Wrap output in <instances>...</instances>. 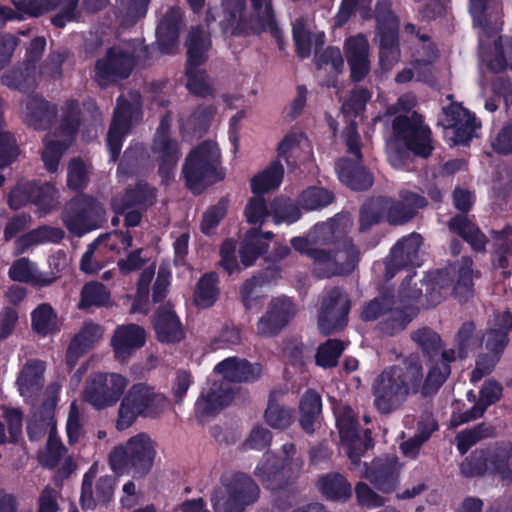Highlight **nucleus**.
Segmentation results:
<instances>
[{"instance_id": "f3484780", "label": "nucleus", "mask_w": 512, "mask_h": 512, "mask_svg": "<svg viewBox=\"0 0 512 512\" xmlns=\"http://www.w3.org/2000/svg\"><path fill=\"white\" fill-rule=\"evenodd\" d=\"M45 45L46 41L44 38H35L28 48L27 59L19 68L6 73L2 77V82L20 91H27L34 88L40 80L41 75L48 73L44 68L38 69L36 63L41 57Z\"/></svg>"}, {"instance_id": "864d4df0", "label": "nucleus", "mask_w": 512, "mask_h": 512, "mask_svg": "<svg viewBox=\"0 0 512 512\" xmlns=\"http://www.w3.org/2000/svg\"><path fill=\"white\" fill-rule=\"evenodd\" d=\"M319 489L328 498L345 500L351 494V487L339 474H330L322 477L318 482Z\"/></svg>"}, {"instance_id": "c85d7f7f", "label": "nucleus", "mask_w": 512, "mask_h": 512, "mask_svg": "<svg viewBox=\"0 0 512 512\" xmlns=\"http://www.w3.org/2000/svg\"><path fill=\"white\" fill-rule=\"evenodd\" d=\"M168 120L163 119L155 137L154 151L159 161V174L163 182H168L174 176L179 159V149L175 141L167 134Z\"/></svg>"}, {"instance_id": "8fccbe9b", "label": "nucleus", "mask_w": 512, "mask_h": 512, "mask_svg": "<svg viewBox=\"0 0 512 512\" xmlns=\"http://www.w3.org/2000/svg\"><path fill=\"white\" fill-rule=\"evenodd\" d=\"M293 420L292 411L279 403V394L272 392L269 396L268 407L265 412L266 423L275 429L287 428Z\"/></svg>"}, {"instance_id": "ddd939ff", "label": "nucleus", "mask_w": 512, "mask_h": 512, "mask_svg": "<svg viewBox=\"0 0 512 512\" xmlns=\"http://www.w3.org/2000/svg\"><path fill=\"white\" fill-rule=\"evenodd\" d=\"M334 413L339 429L341 446L352 464L357 465L363 453L372 447L370 432L366 430L362 436L359 434L354 414L350 407L339 406L335 408Z\"/></svg>"}, {"instance_id": "f8f14e48", "label": "nucleus", "mask_w": 512, "mask_h": 512, "mask_svg": "<svg viewBox=\"0 0 512 512\" xmlns=\"http://www.w3.org/2000/svg\"><path fill=\"white\" fill-rule=\"evenodd\" d=\"M272 236L270 232L260 233L256 229L249 231L239 249L241 262L237 260L235 243L232 240L225 241L220 251V265L229 274L239 272L242 266L252 265L266 251Z\"/></svg>"}, {"instance_id": "2f4dec72", "label": "nucleus", "mask_w": 512, "mask_h": 512, "mask_svg": "<svg viewBox=\"0 0 512 512\" xmlns=\"http://www.w3.org/2000/svg\"><path fill=\"white\" fill-rule=\"evenodd\" d=\"M57 199L56 189L47 184L43 187H36L29 181H21L12 190L9 197V204L13 209H18L26 203L33 201L38 205L53 207Z\"/></svg>"}, {"instance_id": "7c9ffc66", "label": "nucleus", "mask_w": 512, "mask_h": 512, "mask_svg": "<svg viewBox=\"0 0 512 512\" xmlns=\"http://www.w3.org/2000/svg\"><path fill=\"white\" fill-rule=\"evenodd\" d=\"M146 341L145 330L136 324L118 326L111 339V345L117 360L125 361L141 348Z\"/></svg>"}, {"instance_id": "de8ad7c7", "label": "nucleus", "mask_w": 512, "mask_h": 512, "mask_svg": "<svg viewBox=\"0 0 512 512\" xmlns=\"http://www.w3.org/2000/svg\"><path fill=\"white\" fill-rule=\"evenodd\" d=\"M44 364L40 361L28 363L20 373L18 385L20 394L28 397L37 391L42 384Z\"/></svg>"}, {"instance_id": "58836bf2", "label": "nucleus", "mask_w": 512, "mask_h": 512, "mask_svg": "<svg viewBox=\"0 0 512 512\" xmlns=\"http://www.w3.org/2000/svg\"><path fill=\"white\" fill-rule=\"evenodd\" d=\"M9 276L14 281L29 282L39 286L51 284L56 275L41 274L35 265L26 258H21L13 263L9 270Z\"/></svg>"}, {"instance_id": "c9c22d12", "label": "nucleus", "mask_w": 512, "mask_h": 512, "mask_svg": "<svg viewBox=\"0 0 512 512\" xmlns=\"http://www.w3.org/2000/svg\"><path fill=\"white\" fill-rule=\"evenodd\" d=\"M293 37L297 52L302 58L308 57L313 49L316 50L324 44L323 32L311 31L304 19H298L293 24Z\"/></svg>"}, {"instance_id": "473e14b6", "label": "nucleus", "mask_w": 512, "mask_h": 512, "mask_svg": "<svg viewBox=\"0 0 512 512\" xmlns=\"http://www.w3.org/2000/svg\"><path fill=\"white\" fill-rule=\"evenodd\" d=\"M278 157L283 158L290 166L310 159L312 147L309 140L297 132L288 133L278 145Z\"/></svg>"}, {"instance_id": "39448f33", "label": "nucleus", "mask_w": 512, "mask_h": 512, "mask_svg": "<svg viewBox=\"0 0 512 512\" xmlns=\"http://www.w3.org/2000/svg\"><path fill=\"white\" fill-rule=\"evenodd\" d=\"M155 456L154 440L146 433H138L111 451L109 465L116 473L132 470L135 476L142 477L151 470Z\"/></svg>"}, {"instance_id": "423d86ee", "label": "nucleus", "mask_w": 512, "mask_h": 512, "mask_svg": "<svg viewBox=\"0 0 512 512\" xmlns=\"http://www.w3.org/2000/svg\"><path fill=\"white\" fill-rule=\"evenodd\" d=\"M183 174L188 187L199 192L203 186L224 178L221 153L216 142L205 141L187 156Z\"/></svg>"}, {"instance_id": "4d7b16f0", "label": "nucleus", "mask_w": 512, "mask_h": 512, "mask_svg": "<svg viewBox=\"0 0 512 512\" xmlns=\"http://www.w3.org/2000/svg\"><path fill=\"white\" fill-rule=\"evenodd\" d=\"M501 391L502 389L499 384L493 381H487L480 391L479 402L473 408L470 415L466 416V418L462 421H469L471 419L481 416L484 413L487 406L499 400L501 396Z\"/></svg>"}, {"instance_id": "3c124183", "label": "nucleus", "mask_w": 512, "mask_h": 512, "mask_svg": "<svg viewBox=\"0 0 512 512\" xmlns=\"http://www.w3.org/2000/svg\"><path fill=\"white\" fill-rule=\"evenodd\" d=\"M217 283L218 278L214 273L206 274L199 280L194 293V303L198 307L208 308L215 303L219 295Z\"/></svg>"}, {"instance_id": "c756f323", "label": "nucleus", "mask_w": 512, "mask_h": 512, "mask_svg": "<svg viewBox=\"0 0 512 512\" xmlns=\"http://www.w3.org/2000/svg\"><path fill=\"white\" fill-rule=\"evenodd\" d=\"M344 54L354 81L362 80L370 71V46L362 34L352 35L344 41Z\"/></svg>"}, {"instance_id": "bb28decb", "label": "nucleus", "mask_w": 512, "mask_h": 512, "mask_svg": "<svg viewBox=\"0 0 512 512\" xmlns=\"http://www.w3.org/2000/svg\"><path fill=\"white\" fill-rule=\"evenodd\" d=\"M331 250H327L325 254L320 255L317 251L312 254V259L322 272L323 276H332L351 272L357 263L358 252L356 248L348 242L342 245L331 254Z\"/></svg>"}, {"instance_id": "4468645a", "label": "nucleus", "mask_w": 512, "mask_h": 512, "mask_svg": "<svg viewBox=\"0 0 512 512\" xmlns=\"http://www.w3.org/2000/svg\"><path fill=\"white\" fill-rule=\"evenodd\" d=\"M127 386L128 380L120 374L99 373L90 380L85 390V400L96 409L112 407Z\"/></svg>"}, {"instance_id": "e2e57ef3", "label": "nucleus", "mask_w": 512, "mask_h": 512, "mask_svg": "<svg viewBox=\"0 0 512 512\" xmlns=\"http://www.w3.org/2000/svg\"><path fill=\"white\" fill-rule=\"evenodd\" d=\"M344 348V343L338 340H328L318 349L316 356L317 364L322 367L335 366Z\"/></svg>"}, {"instance_id": "412c9836", "label": "nucleus", "mask_w": 512, "mask_h": 512, "mask_svg": "<svg viewBox=\"0 0 512 512\" xmlns=\"http://www.w3.org/2000/svg\"><path fill=\"white\" fill-rule=\"evenodd\" d=\"M444 137L451 145L466 144L478 127L474 117L461 105L451 104L443 109Z\"/></svg>"}, {"instance_id": "f704fd0d", "label": "nucleus", "mask_w": 512, "mask_h": 512, "mask_svg": "<svg viewBox=\"0 0 512 512\" xmlns=\"http://www.w3.org/2000/svg\"><path fill=\"white\" fill-rule=\"evenodd\" d=\"M157 339L162 343H176L184 338V329L173 310L165 308L154 319Z\"/></svg>"}, {"instance_id": "0eeeda50", "label": "nucleus", "mask_w": 512, "mask_h": 512, "mask_svg": "<svg viewBox=\"0 0 512 512\" xmlns=\"http://www.w3.org/2000/svg\"><path fill=\"white\" fill-rule=\"evenodd\" d=\"M255 482L241 473L225 474L214 488L211 501L215 512H244L258 498Z\"/></svg>"}, {"instance_id": "4be33fe9", "label": "nucleus", "mask_w": 512, "mask_h": 512, "mask_svg": "<svg viewBox=\"0 0 512 512\" xmlns=\"http://www.w3.org/2000/svg\"><path fill=\"white\" fill-rule=\"evenodd\" d=\"M103 208L86 198L73 201L64 214L69 231L77 236L99 227L103 221Z\"/></svg>"}, {"instance_id": "052dcab7", "label": "nucleus", "mask_w": 512, "mask_h": 512, "mask_svg": "<svg viewBox=\"0 0 512 512\" xmlns=\"http://www.w3.org/2000/svg\"><path fill=\"white\" fill-rule=\"evenodd\" d=\"M154 199V190L146 184H138L135 191L128 192L126 203H120L118 199L113 202L116 213H124L126 208L133 204L149 205Z\"/></svg>"}, {"instance_id": "79ce46f5", "label": "nucleus", "mask_w": 512, "mask_h": 512, "mask_svg": "<svg viewBox=\"0 0 512 512\" xmlns=\"http://www.w3.org/2000/svg\"><path fill=\"white\" fill-rule=\"evenodd\" d=\"M284 169L280 162L275 161L269 167L256 174L250 181L252 192L262 194L278 188L283 179Z\"/></svg>"}, {"instance_id": "9b49d317", "label": "nucleus", "mask_w": 512, "mask_h": 512, "mask_svg": "<svg viewBox=\"0 0 512 512\" xmlns=\"http://www.w3.org/2000/svg\"><path fill=\"white\" fill-rule=\"evenodd\" d=\"M144 53L141 43L121 42L110 48L106 56L96 63V77L101 85L127 77L135 59Z\"/></svg>"}, {"instance_id": "393cba45", "label": "nucleus", "mask_w": 512, "mask_h": 512, "mask_svg": "<svg viewBox=\"0 0 512 512\" xmlns=\"http://www.w3.org/2000/svg\"><path fill=\"white\" fill-rule=\"evenodd\" d=\"M17 10L31 16H39L48 11L58 9L59 13L53 18V24L63 27L66 22L76 17L78 0H12Z\"/></svg>"}, {"instance_id": "ea45409f", "label": "nucleus", "mask_w": 512, "mask_h": 512, "mask_svg": "<svg viewBox=\"0 0 512 512\" xmlns=\"http://www.w3.org/2000/svg\"><path fill=\"white\" fill-rule=\"evenodd\" d=\"M337 172L341 182L354 190H365L372 185V176L361 166L349 160L337 163Z\"/></svg>"}, {"instance_id": "5fc2aeb1", "label": "nucleus", "mask_w": 512, "mask_h": 512, "mask_svg": "<svg viewBox=\"0 0 512 512\" xmlns=\"http://www.w3.org/2000/svg\"><path fill=\"white\" fill-rule=\"evenodd\" d=\"M437 429L435 421L426 416L425 419L419 424L417 434L410 440L402 443L401 450L408 458H415L419 453L420 446L429 438L431 433Z\"/></svg>"}, {"instance_id": "20e7f679", "label": "nucleus", "mask_w": 512, "mask_h": 512, "mask_svg": "<svg viewBox=\"0 0 512 512\" xmlns=\"http://www.w3.org/2000/svg\"><path fill=\"white\" fill-rule=\"evenodd\" d=\"M271 0H224L223 18L220 23L225 31L232 34L245 31L255 32L273 27Z\"/></svg>"}, {"instance_id": "c03bdc74", "label": "nucleus", "mask_w": 512, "mask_h": 512, "mask_svg": "<svg viewBox=\"0 0 512 512\" xmlns=\"http://www.w3.org/2000/svg\"><path fill=\"white\" fill-rule=\"evenodd\" d=\"M398 471L397 459L393 457L385 464L377 462L374 470L367 474V477L379 490L389 493L396 487Z\"/></svg>"}, {"instance_id": "72a5a7b5", "label": "nucleus", "mask_w": 512, "mask_h": 512, "mask_svg": "<svg viewBox=\"0 0 512 512\" xmlns=\"http://www.w3.org/2000/svg\"><path fill=\"white\" fill-rule=\"evenodd\" d=\"M103 336V329L98 324L86 322L71 342L67 352V362L75 365L80 356L92 349Z\"/></svg>"}, {"instance_id": "a18cd8bd", "label": "nucleus", "mask_w": 512, "mask_h": 512, "mask_svg": "<svg viewBox=\"0 0 512 512\" xmlns=\"http://www.w3.org/2000/svg\"><path fill=\"white\" fill-rule=\"evenodd\" d=\"M33 330L43 336L60 330L61 321L53 308L46 303L37 306L31 313Z\"/></svg>"}, {"instance_id": "9d476101", "label": "nucleus", "mask_w": 512, "mask_h": 512, "mask_svg": "<svg viewBox=\"0 0 512 512\" xmlns=\"http://www.w3.org/2000/svg\"><path fill=\"white\" fill-rule=\"evenodd\" d=\"M283 454L281 462L273 454H265L255 469V475L270 489L282 487L302 469L303 461L293 444H285Z\"/></svg>"}, {"instance_id": "49530a36", "label": "nucleus", "mask_w": 512, "mask_h": 512, "mask_svg": "<svg viewBox=\"0 0 512 512\" xmlns=\"http://www.w3.org/2000/svg\"><path fill=\"white\" fill-rule=\"evenodd\" d=\"M321 399L315 391H307L300 400V424L306 432H313L321 412Z\"/></svg>"}, {"instance_id": "cd10ccee", "label": "nucleus", "mask_w": 512, "mask_h": 512, "mask_svg": "<svg viewBox=\"0 0 512 512\" xmlns=\"http://www.w3.org/2000/svg\"><path fill=\"white\" fill-rule=\"evenodd\" d=\"M150 388L144 384H136L128 390L118 411V430L129 428L139 416L145 417Z\"/></svg>"}, {"instance_id": "37998d69", "label": "nucleus", "mask_w": 512, "mask_h": 512, "mask_svg": "<svg viewBox=\"0 0 512 512\" xmlns=\"http://www.w3.org/2000/svg\"><path fill=\"white\" fill-rule=\"evenodd\" d=\"M22 113L28 125L41 129L49 123L55 111L42 98L34 96L27 99Z\"/></svg>"}, {"instance_id": "1a4fd4ad", "label": "nucleus", "mask_w": 512, "mask_h": 512, "mask_svg": "<svg viewBox=\"0 0 512 512\" xmlns=\"http://www.w3.org/2000/svg\"><path fill=\"white\" fill-rule=\"evenodd\" d=\"M512 329V314L508 311L497 312L487 322V328L482 336V342L490 355L480 356L476 367L471 373L473 383L481 380L491 372L499 354L508 343V332Z\"/></svg>"}, {"instance_id": "a878e982", "label": "nucleus", "mask_w": 512, "mask_h": 512, "mask_svg": "<svg viewBox=\"0 0 512 512\" xmlns=\"http://www.w3.org/2000/svg\"><path fill=\"white\" fill-rule=\"evenodd\" d=\"M340 233L338 222L336 220H329L315 225L306 237L293 238L291 245L301 254H306L312 258V254L316 251L320 255L325 254L329 249L324 246L332 243Z\"/></svg>"}, {"instance_id": "338daca9", "label": "nucleus", "mask_w": 512, "mask_h": 512, "mask_svg": "<svg viewBox=\"0 0 512 512\" xmlns=\"http://www.w3.org/2000/svg\"><path fill=\"white\" fill-rule=\"evenodd\" d=\"M497 251L494 256V265L505 268L507 266L506 256L512 254V229L507 228L496 234Z\"/></svg>"}, {"instance_id": "69168bd1", "label": "nucleus", "mask_w": 512, "mask_h": 512, "mask_svg": "<svg viewBox=\"0 0 512 512\" xmlns=\"http://www.w3.org/2000/svg\"><path fill=\"white\" fill-rule=\"evenodd\" d=\"M370 97L371 94L366 89L359 88L354 90L349 98L344 102L342 106V113L346 117H356L357 115H360Z\"/></svg>"}, {"instance_id": "2eb2a0df", "label": "nucleus", "mask_w": 512, "mask_h": 512, "mask_svg": "<svg viewBox=\"0 0 512 512\" xmlns=\"http://www.w3.org/2000/svg\"><path fill=\"white\" fill-rule=\"evenodd\" d=\"M187 88L197 95H204L208 91V83L203 72L196 70L206 60V51L210 41L203 29H193L187 41Z\"/></svg>"}, {"instance_id": "a19ab883", "label": "nucleus", "mask_w": 512, "mask_h": 512, "mask_svg": "<svg viewBox=\"0 0 512 512\" xmlns=\"http://www.w3.org/2000/svg\"><path fill=\"white\" fill-rule=\"evenodd\" d=\"M181 20V11L178 8H171L167 14L161 19L157 27V41L163 52H171L174 46L178 26Z\"/></svg>"}, {"instance_id": "680f3d73", "label": "nucleus", "mask_w": 512, "mask_h": 512, "mask_svg": "<svg viewBox=\"0 0 512 512\" xmlns=\"http://www.w3.org/2000/svg\"><path fill=\"white\" fill-rule=\"evenodd\" d=\"M110 301V294L100 283H88L82 289L80 306H104Z\"/></svg>"}, {"instance_id": "0e129e2a", "label": "nucleus", "mask_w": 512, "mask_h": 512, "mask_svg": "<svg viewBox=\"0 0 512 512\" xmlns=\"http://www.w3.org/2000/svg\"><path fill=\"white\" fill-rule=\"evenodd\" d=\"M153 276V269H146L145 271L142 272L138 281L137 293L131 308V311L133 313L147 311L149 299V286Z\"/></svg>"}, {"instance_id": "4c0bfd02", "label": "nucleus", "mask_w": 512, "mask_h": 512, "mask_svg": "<svg viewBox=\"0 0 512 512\" xmlns=\"http://www.w3.org/2000/svg\"><path fill=\"white\" fill-rule=\"evenodd\" d=\"M53 430L54 428L51 426L47 450L39 456L40 462L49 468L62 466L65 473H70L72 470V461Z\"/></svg>"}, {"instance_id": "f03ea898", "label": "nucleus", "mask_w": 512, "mask_h": 512, "mask_svg": "<svg viewBox=\"0 0 512 512\" xmlns=\"http://www.w3.org/2000/svg\"><path fill=\"white\" fill-rule=\"evenodd\" d=\"M262 374L258 363L246 360L227 358L214 369L213 383L203 390L195 406L197 417L203 421L226 407L233 399V391L229 382H248L257 380Z\"/></svg>"}, {"instance_id": "09e8293b", "label": "nucleus", "mask_w": 512, "mask_h": 512, "mask_svg": "<svg viewBox=\"0 0 512 512\" xmlns=\"http://www.w3.org/2000/svg\"><path fill=\"white\" fill-rule=\"evenodd\" d=\"M471 266V260L468 258H464L462 261V266L458 271V281L455 285H453L451 289V291H454L460 298H465L471 293L473 278V271ZM444 277L445 275L443 272L437 273L435 282L436 284L441 285V289H443L444 293L447 294L450 291V289L444 286Z\"/></svg>"}, {"instance_id": "13d9d810", "label": "nucleus", "mask_w": 512, "mask_h": 512, "mask_svg": "<svg viewBox=\"0 0 512 512\" xmlns=\"http://www.w3.org/2000/svg\"><path fill=\"white\" fill-rule=\"evenodd\" d=\"M96 240L101 241V248L109 259L115 255L127 250L132 243V238L128 233L113 232L98 237Z\"/></svg>"}, {"instance_id": "6e6552de", "label": "nucleus", "mask_w": 512, "mask_h": 512, "mask_svg": "<svg viewBox=\"0 0 512 512\" xmlns=\"http://www.w3.org/2000/svg\"><path fill=\"white\" fill-rule=\"evenodd\" d=\"M400 196L401 202L379 198L367 203L361 212V226L383 219L392 224H402L412 218L417 209L426 205L425 198L415 192L404 190Z\"/></svg>"}, {"instance_id": "dca6fc26", "label": "nucleus", "mask_w": 512, "mask_h": 512, "mask_svg": "<svg viewBox=\"0 0 512 512\" xmlns=\"http://www.w3.org/2000/svg\"><path fill=\"white\" fill-rule=\"evenodd\" d=\"M79 105L71 101L65 107V114L60 132L54 138H47L42 153V159L45 167L50 172L57 170L58 161L62 152L71 143L73 135L78 127Z\"/></svg>"}, {"instance_id": "6ab92c4d", "label": "nucleus", "mask_w": 512, "mask_h": 512, "mask_svg": "<svg viewBox=\"0 0 512 512\" xmlns=\"http://www.w3.org/2000/svg\"><path fill=\"white\" fill-rule=\"evenodd\" d=\"M473 331L474 325L472 323H466L461 327L457 334V350H452L451 356L447 353H443L442 359L435 366L430 368L423 386L424 393H431L443 384L450 373L448 361L464 358L467 355L468 350L473 345Z\"/></svg>"}, {"instance_id": "6e6d98bb", "label": "nucleus", "mask_w": 512, "mask_h": 512, "mask_svg": "<svg viewBox=\"0 0 512 512\" xmlns=\"http://www.w3.org/2000/svg\"><path fill=\"white\" fill-rule=\"evenodd\" d=\"M102 240H95L91 243L80 261V268L85 273H96L103 268L110 259L101 248Z\"/></svg>"}, {"instance_id": "774afa93", "label": "nucleus", "mask_w": 512, "mask_h": 512, "mask_svg": "<svg viewBox=\"0 0 512 512\" xmlns=\"http://www.w3.org/2000/svg\"><path fill=\"white\" fill-rule=\"evenodd\" d=\"M227 201L221 200L217 205L209 208L203 215L201 222V230L205 234H210L214 228L219 224L221 219L227 212Z\"/></svg>"}, {"instance_id": "603ef678", "label": "nucleus", "mask_w": 512, "mask_h": 512, "mask_svg": "<svg viewBox=\"0 0 512 512\" xmlns=\"http://www.w3.org/2000/svg\"><path fill=\"white\" fill-rule=\"evenodd\" d=\"M451 231L461 235L474 250L481 251L485 246L484 235L466 217L458 216L449 222Z\"/></svg>"}, {"instance_id": "e433bc0d", "label": "nucleus", "mask_w": 512, "mask_h": 512, "mask_svg": "<svg viewBox=\"0 0 512 512\" xmlns=\"http://www.w3.org/2000/svg\"><path fill=\"white\" fill-rule=\"evenodd\" d=\"M422 238L411 234L399 241L391 251V263L394 266L419 265V250Z\"/></svg>"}, {"instance_id": "aec40b11", "label": "nucleus", "mask_w": 512, "mask_h": 512, "mask_svg": "<svg viewBox=\"0 0 512 512\" xmlns=\"http://www.w3.org/2000/svg\"><path fill=\"white\" fill-rule=\"evenodd\" d=\"M133 103L130 104L121 96L118 98L114 118L107 135V145L113 160L116 159L122 147L123 137L128 133L133 119L140 116L139 96H132Z\"/></svg>"}, {"instance_id": "f257e3e1", "label": "nucleus", "mask_w": 512, "mask_h": 512, "mask_svg": "<svg viewBox=\"0 0 512 512\" xmlns=\"http://www.w3.org/2000/svg\"><path fill=\"white\" fill-rule=\"evenodd\" d=\"M416 99L403 95L395 106L388 109L390 115L397 114L393 122V136L387 141V155L390 164L402 168L409 152L427 157L432 151L430 130L412 108Z\"/></svg>"}, {"instance_id": "7ed1b4c3", "label": "nucleus", "mask_w": 512, "mask_h": 512, "mask_svg": "<svg viewBox=\"0 0 512 512\" xmlns=\"http://www.w3.org/2000/svg\"><path fill=\"white\" fill-rule=\"evenodd\" d=\"M422 381L423 371L417 358L386 368L373 383L375 407L384 414L398 409L418 392Z\"/></svg>"}, {"instance_id": "b1692460", "label": "nucleus", "mask_w": 512, "mask_h": 512, "mask_svg": "<svg viewBox=\"0 0 512 512\" xmlns=\"http://www.w3.org/2000/svg\"><path fill=\"white\" fill-rule=\"evenodd\" d=\"M296 308L291 299L280 296L273 298L265 314L256 324L257 334L262 337H271L278 334L295 316Z\"/></svg>"}, {"instance_id": "a211bd4d", "label": "nucleus", "mask_w": 512, "mask_h": 512, "mask_svg": "<svg viewBox=\"0 0 512 512\" xmlns=\"http://www.w3.org/2000/svg\"><path fill=\"white\" fill-rule=\"evenodd\" d=\"M377 29L380 41V64L389 69L399 59L396 45L398 21L390 11L388 3H380L376 9Z\"/></svg>"}, {"instance_id": "5701e85b", "label": "nucleus", "mask_w": 512, "mask_h": 512, "mask_svg": "<svg viewBox=\"0 0 512 512\" xmlns=\"http://www.w3.org/2000/svg\"><path fill=\"white\" fill-rule=\"evenodd\" d=\"M350 309L349 299L340 289L335 288L323 298L318 325L319 329L330 334L344 327L347 323V315Z\"/></svg>"}, {"instance_id": "bf43d9fd", "label": "nucleus", "mask_w": 512, "mask_h": 512, "mask_svg": "<svg viewBox=\"0 0 512 512\" xmlns=\"http://www.w3.org/2000/svg\"><path fill=\"white\" fill-rule=\"evenodd\" d=\"M332 201V193L321 187H310L303 191L299 198V204L307 210L324 207Z\"/></svg>"}]
</instances>
